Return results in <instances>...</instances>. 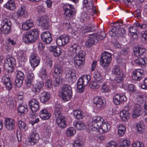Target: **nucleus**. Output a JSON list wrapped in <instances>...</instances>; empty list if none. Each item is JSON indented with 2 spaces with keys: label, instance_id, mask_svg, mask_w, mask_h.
<instances>
[{
  "label": "nucleus",
  "instance_id": "f257e3e1",
  "mask_svg": "<svg viewBox=\"0 0 147 147\" xmlns=\"http://www.w3.org/2000/svg\"><path fill=\"white\" fill-rule=\"evenodd\" d=\"M54 111L53 114V117L56 118V123L60 128L63 129L66 127L65 118L63 115L62 112V107L59 104L56 103L54 107Z\"/></svg>",
  "mask_w": 147,
  "mask_h": 147
},
{
  "label": "nucleus",
  "instance_id": "f03ea898",
  "mask_svg": "<svg viewBox=\"0 0 147 147\" xmlns=\"http://www.w3.org/2000/svg\"><path fill=\"white\" fill-rule=\"evenodd\" d=\"M39 36L38 31L37 29H34L26 32L23 37V39L26 43H32L35 42Z\"/></svg>",
  "mask_w": 147,
  "mask_h": 147
},
{
  "label": "nucleus",
  "instance_id": "7ed1b4c3",
  "mask_svg": "<svg viewBox=\"0 0 147 147\" xmlns=\"http://www.w3.org/2000/svg\"><path fill=\"white\" fill-rule=\"evenodd\" d=\"M60 92L61 94L62 98L65 101L69 100L72 96V88L69 85H63Z\"/></svg>",
  "mask_w": 147,
  "mask_h": 147
},
{
  "label": "nucleus",
  "instance_id": "20e7f679",
  "mask_svg": "<svg viewBox=\"0 0 147 147\" xmlns=\"http://www.w3.org/2000/svg\"><path fill=\"white\" fill-rule=\"evenodd\" d=\"M16 64V60L11 56H6V60L4 65L5 69L8 74H11L13 71V65Z\"/></svg>",
  "mask_w": 147,
  "mask_h": 147
},
{
  "label": "nucleus",
  "instance_id": "39448f33",
  "mask_svg": "<svg viewBox=\"0 0 147 147\" xmlns=\"http://www.w3.org/2000/svg\"><path fill=\"white\" fill-rule=\"evenodd\" d=\"M0 27V34L3 33L5 34H7L11 32V23L10 20L4 18L1 21Z\"/></svg>",
  "mask_w": 147,
  "mask_h": 147
},
{
  "label": "nucleus",
  "instance_id": "423d86ee",
  "mask_svg": "<svg viewBox=\"0 0 147 147\" xmlns=\"http://www.w3.org/2000/svg\"><path fill=\"white\" fill-rule=\"evenodd\" d=\"M112 59L111 55L110 53L105 51L101 54L100 62L102 66L104 67H108Z\"/></svg>",
  "mask_w": 147,
  "mask_h": 147
},
{
  "label": "nucleus",
  "instance_id": "0eeeda50",
  "mask_svg": "<svg viewBox=\"0 0 147 147\" xmlns=\"http://www.w3.org/2000/svg\"><path fill=\"white\" fill-rule=\"evenodd\" d=\"M70 51H72L73 53H76L75 57H79V59L85 60V53L83 51L80 50V47L75 44L71 46L70 48Z\"/></svg>",
  "mask_w": 147,
  "mask_h": 147
},
{
  "label": "nucleus",
  "instance_id": "6e6552de",
  "mask_svg": "<svg viewBox=\"0 0 147 147\" xmlns=\"http://www.w3.org/2000/svg\"><path fill=\"white\" fill-rule=\"evenodd\" d=\"M65 16L70 18H72L75 13V10L71 5L65 4L63 6Z\"/></svg>",
  "mask_w": 147,
  "mask_h": 147
},
{
  "label": "nucleus",
  "instance_id": "1a4fd4ad",
  "mask_svg": "<svg viewBox=\"0 0 147 147\" xmlns=\"http://www.w3.org/2000/svg\"><path fill=\"white\" fill-rule=\"evenodd\" d=\"M39 25L42 29H48L50 27L49 18L46 16H42L38 18L37 20Z\"/></svg>",
  "mask_w": 147,
  "mask_h": 147
},
{
  "label": "nucleus",
  "instance_id": "9d476101",
  "mask_svg": "<svg viewBox=\"0 0 147 147\" xmlns=\"http://www.w3.org/2000/svg\"><path fill=\"white\" fill-rule=\"evenodd\" d=\"M98 42L97 35L96 34H90L89 38L85 42V45L88 47H91Z\"/></svg>",
  "mask_w": 147,
  "mask_h": 147
},
{
  "label": "nucleus",
  "instance_id": "9b49d317",
  "mask_svg": "<svg viewBox=\"0 0 147 147\" xmlns=\"http://www.w3.org/2000/svg\"><path fill=\"white\" fill-rule=\"evenodd\" d=\"M93 102L95 105L96 109L99 111L103 109L105 106V103L99 97H95L93 100Z\"/></svg>",
  "mask_w": 147,
  "mask_h": 147
},
{
  "label": "nucleus",
  "instance_id": "f8f14e48",
  "mask_svg": "<svg viewBox=\"0 0 147 147\" xmlns=\"http://www.w3.org/2000/svg\"><path fill=\"white\" fill-rule=\"evenodd\" d=\"M69 37L67 36L62 35L57 38L56 42L57 45L64 46L69 42Z\"/></svg>",
  "mask_w": 147,
  "mask_h": 147
},
{
  "label": "nucleus",
  "instance_id": "ddd939ff",
  "mask_svg": "<svg viewBox=\"0 0 147 147\" xmlns=\"http://www.w3.org/2000/svg\"><path fill=\"white\" fill-rule=\"evenodd\" d=\"M65 77L68 79V81L70 83L75 82L77 79L76 71L73 69L69 70L66 74Z\"/></svg>",
  "mask_w": 147,
  "mask_h": 147
},
{
  "label": "nucleus",
  "instance_id": "4468645a",
  "mask_svg": "<svg viewBox=\"0 0 147 147\" xmlns=\"http://www.w3.org/2000/svg\"><path fill=\"white\" fill-rule=\"evenodd\" d=\"M28 105L33 112L37 111L39 109V102L35 99L30 100L28 102Z\"/></svg>",
  "mask_w": 147,
  "mask_h": 147
},
{
  "label": "nucleus",
  "instance_id": "2eb2a0df",
  "mask_svg": "<svg viewBox=\"0 0 147 147\" xmlns=\"http://www.w3.org/2000/svg\"><path fill=\"white\" fill-rule=\"evenodd\" d=\"M39 139V135L35 131L31 133L29 137V142L33 145L37 143Z\"/></svg>",
  "mask_w": 147,
  "mask_h": 147
},
{
  "label": "nucleus",
  "instance_id": "dca6fc26",
  "mask_svg": "<svg viewBox=\"0 0 147 147\" xmlns=\"http://www.w3.org/2000/svg\"><path fill=\"white\" fill-rule=\"evenodd\" d=\"M4 125L6 128L9 130H13L15 127V121L11 119H5L4 121Z\"/></svg>",
  "mask_w": 147,
  "mask_h": 147
},
{
  "label": "nucleus",
  "instance_id": "f3484780",
  "mask_svg": "<svg viewBox=\"0 0 147 147\" xmlns=\"http://www.w3.org/2000/svg\"><path fill=\"white\" fill-rule=\"evenodd\" d=\"M42 41L46 44H49L52 40L51 36L49 32L47 31L43 32L41 34Z\"/></svg>",
  "mask_w": 147,
  "mask_h": 147
},
{
  "label": "nucleus",
  "instance_id": "a211bd4d",
  "mask_svg": "<svg viewBox=\"0 0 147 147\" xmlns=\"http://www.w3.org/2000/svg\"><path fill=\"white\" fill-rule=\"evenodd\" d=\"M143 74V71L142 69H137L133 71L132 78L135 80L140 81L142 78Z\"/></svg>",
  "mask_w": 147,
  "mask_h": 147
},
{
  "label": "nucleus",
  "instance_id": "6ab92c4d",
  "mask_svg": "<svg viewBox=\"0 0 147 147\" xmlns=\"http://www.w3.org/2000/svg\"><path fill=\"white\" fill-rule=\"evenodd\" d=\"M44 83L42 82H37L32 89V91L35 94H38L42 90L44 86Z\"/></svg>",
  "mask_w": 147,
  "mask_h": 147
},
{
  "label": "nucleus",
  "instance_id": "aec40b11",
  "mask_svg": "<svg viewBox=\"0 0 147 147\" xmlns=\"http://www.w3.org/2000/svg\"><path fill=\"white\" fill-rule=\"evenodd\" d=\"M34 78V75L32 71L28 72L26 80V83L28 87H30L32 84Z\"/></svg>",
  "mask_w": 147,
  "mask_h": 147
},
{
  "label": "nucleus",
  "instance_id": "412c9836",
  "mask_svg": "<svg viewBox=\"0 0 147 147\" xmlns=\"http://www.w3.org/2000/svg\"><path fill=\"white\" fill-rule=\"evenodd\" d=\"M3 82L8 90H11L12 88L13 84L8 76L5 75L2 78Z\"/></svg>",
  "mask_w": 147,
  "mask_h": 147
},
{
  "label": "nucleus",
  "instance_id": "4be33fe9",
  "mask_svg": "<svg viewBox=\"0 0 147 147\" xmlns=\"http://www.w3.org/2000/svg\"><path fill=\"white\" fill-rule=\"evenodd\" d=\"M49 51L53 52V55L55 57L59 56L61 53V49L57 46H51L49 47Z\"/></svg>",
  "mask_w": 147,
  "mask_h": 147
},
{
  "label": "nucleus",
  "instance_id": "5701e85b",
  "mask_svg": "<svg viewBox=\"0 0 147 147\" xmlns=\"http://www.w3.org/2000/svg\"><path fill=\"white\" fill-rule=\"evenodd\" d=\"M91 78L89 75H85L82 76L78 80L79 84H82L84 86L87 85L90 80Z\"/></svg>",
  "mask_w": 147,
  "mask_h": 147
},
{
  "label": "nucleus",
  "instance_id": "b1692460",
  "mask_svg": "<svg viewBox=\"0 0 147 147\" xmlns=\"http://www.w3.org/2000/svg\"><path fill=\"white\" fill-rule=\"evenodd\" d=\"M33 26V21L31 19H29L22 24V28L24 30H27L32 28Z\"/></svg>",
  "mask_w": 147,
  "mask_h": 147
},
{
  "label": "nucleus",
  "instance_id": "393cba45",
  "mask_svg": "<svg viewBox=\"0 0 147 147\" xmlns=\"http://www.w3.org/2000/svg\"><path fill=\"white\" fill-rule=\"evenodd\" d=\"M133 50L134 55L137 57L143 55L146 51L145 48L140 47H135Z\"/></svg>",
  "mask_w": 147,
  "mask_h": 147
},
{
  "label": "nucleus",
  "instance_id": "a878e982",
  "mask_svg": "<svg viewBox=\"0 0 147 147\" xmlns=\"http://www.w3.org/2000/svg\"><path fill=\"white\" fill-rule=\"evenodd\" d=\"M134 62L137 65L140 66L142 67H144L146 65L147 60L146 58L138 57L135 60Z\"/></svg>",
  "mask_w": 147,
  "mask_h": 147
},
{
  "label": "nucleus",
  "instance_id": "bb28decb",
  "mask_svg": "<svg viewBox=\"0 0 147 147\" xmlns=\"http://www.w3.org/2000/svg\"><path fill=\"white\" fill-rule=\"evenodd\" d=\"M51 96L48 93L44 92L41 93L40 99V101L42 103H45L47 102Z\"/></svg>",
  "mask_w": 147,
  "mask_h": 147
},
{
  "label": "nucleus",
  "instance_id": "cd10ccee",
  "mask_svg": "<svg viewBox=\"0 0 147 147\" xmlns=\"http://www.w3.org/2000/svg\"><path fill=\"white\" fill-rule=\"evenodd\" d=\"M40 116L43 120L49 119L51 117V114L49 113L45 109H42L40 112Z\"/></svg>",
  "mask_w": 147,
  "mask_h": 147
},
{
  "label": "nucleus",
  "instance_id": "c85d7f7f",
  "mask_svg": "<svg viewBox=\"0 0 147 147\" xmlns=\"http://www.w3.org/2000/svg\"><path fill=\"white\" fill-rule=\"evenodd\" d=\"M74 65L77 68L82 67L84 66L85 61L79 59V57H75L74 59Z\"/></svg>",
  "mask_w": 147,
  "mask_h": 147
},
{
  "label": "nucleus",
  "instance_id": "c756f323",
  "mask_svg": "<svg viewBox=\"0 0 147 147\" xmlns=\"http://www.w3.org/2000/svg\"><path fill=\"white\" fill-rule=\"evenodd\" d=\"M120 116L123 121H126L129 118L130 115L128 111L124 110L120 112Z\"/></svg>",
  "mask_w": 147,
  "mask_h": 147
},
{
  "label": "nucleus",
  "instance_id": "7c9ffc66",
  "mask_svg": "<svg viewBox=\"0 0 147 147\" xmlns=\"http://www.w3.org/2000/svg\"><path fill=\"white\" fill-rule=\"evenodd\" d=\"M100 127L99 132L100 133L107 132L110 128V125L106 123H102Z\"/></svg>",
  "mask_w": 147,
  "mask_h": 147
},
{
  "label": "nucleus",
  "instance_id": "2f4dec72",
  "mask_svg": "<svg viewBox=\"0 0 147 147\" xmlns=\"http://www.w3.org/2000/svg\"><path fill=\"white\" fill-rule=\"evenodd\" d=\"M4 7L9 10H13L15 9V5L14 0H9L4 5Z\"/></svg>",
  "mask_w": 147,
  "mask_h": 147
},
{
  "label": "nucleus",
  "instance_id": "473e14b6",
  "mask_svg": "<svg viewBox=\"0 0 147 147\" xmlns=\"http://www.w3.org/2000/svg\"><path fill=\"white\" fill-rule=\"evenodd\" d=\"M17 15L18 17H21L22 16L24 17L27 16L28 14L25 10V7L21 6L20 7L17 12Z\"/></svg>",
  "mask_w": 147,
  "mask_h": 147
},
{
  "label": "nucleus",
  "instance_id": "72a5a7b5",
  "mask_svg": "<svg viewBox=\"0 0 147 147\" xmlns=\"http://www.w3.org/2000/svg\"><path fill=\"white\" fill-rule=\"evenodd\" d=\"M136 127L137 130V132L139 134L142 133L143 130L145 129V126L142 121H139L136 124Z\"/></svg>",
  "mask_w": 147,
  "mask_h": 147
},
{
  "label": "nucleus",
  "instance_id": "f704fd0d",
  "mask_svg": "<svg viewBox=\"0 0 147 147\" xmlns=\"http://www.w3.org/2000/svg\"><path fill=\"white\" fill-rule=\"evenodd\" d=\"M74 125L75 127L78 130H83L86 127L84 123L82 121H79L75 122L74 123Z\"/></svg>",
  "mask_w": 147,
  "mask_h": 147
},
{
  "label": "nucleus",
  "instance_id": "c9c22d12",
  "mask_svg": "<svg viewBox=\"0 0 147 147\" xmlns=\"http://www.w3.org/2000/svg\"><path fill=\"white\" fill-rule=\"evenodd\" d=\"M63 71V67L59 65H56L54 68V73L57 75H58Z\"/></svg>",
  "mask_w": 147,
  "mask_h": 147
},
{
  "label": "nucleus",
  "instance_id": "e433bc0d",
  "mask_svg": "<svg viewBox=\"0 0 147 147\" xmlns=\"http://www.w3.org/2000/svg\"><path fill=\"white\" fill-rule=\"evenodd\" d=\"M103 120V119L102 117L100 116H96L93 117L92 122L98 124L99 125H101Z\"/></svg>",
  "mask_w": 147,
  "mask_h": 147
},
{
  "label": "nucleus",
  "instance_id": "4c0bfd02",
  "mask_svg": "<svg viewBox=\"0 0 147 147\" xmlns=\"http://www.w3.org/2000/svg\"><path fill=\"white\" fill-rule=\"evenodd\" d=\"M83 142L82 138L78 136L75 141V143L73 144V147H82L83 145Z\"/></svg>",
  "mask_w": 147,
  "mask_h": 147
},
{
  "label": "nucleus",
  "instance_id": "58836bf2",
  "mask_svg": "<svg viewBox=\"0 0 147 147\" xmlns=\"http://www.w3.org/2000/svg\"><path fill=\"white\" fill-rule=\"evenodd\" d=\"M138 30V28L136 26H131L128 28V31L130 34L133 37L134 35L136 36H137V32Z\"/></svg>",
  "mask_w": 147,
  "mask_h": 147
},
{
  "label": "nucleus",
  "instance_id": "ea45409f",
  "mask_svg": "<svg viewBox=\"0 0 147 147\" xmlns=\"http://www.w3.org/2000/svg\"><path fill=\"white\" fill-rule=\"evenodd\" d=\"M92 2V0H84L83 6L87 9H90L93 5Z\"/></svg>",
  "mask_w": 147,
  "mask_h": 147
},
{
  "label": "nucleus",
  "instance_id": "a19ab883",
  "mask_svg": "<svg viewBox=\"0 0 147 147\" xmlns=\"http://www.w3.org/2000/svg\"><path fill=\"white\" fill-rule=\"evenodd\" d=\"M82 113L80 110H75L74 112V115L76 118L78 119H82L84 117Z\"/></svg>",
  "mask_w": 147,
  "mask_h": 147
},
{
  "label": "nucleus",
  "instance_id": "79ce46f5",
  "mask_svg": "<svg viewBox=\"0 0 147 147\" xmlns=\"http://www.w3.org/2000/svg\"><path fill=\"white\" fill-rule=\"evenodd\" d=\"M18 126L20 129L24 132L27 129L25 123L21 120L18 121Z\"/></svg>",
  "mask_w": 147,
  "mask_h": 147
},
{
  "label": "nucleus",
  "instance_id": "37998d69",
  "mask_svg": "<svg viewBox=\"0 0 147 147\" xmlns=\"http://www.w3.org/2000/svg\"><path fill=\"white\" fill-rule=\"evenodd\" d=\"M124 78V74L121 73L120 75L116 76L114 78V82L116 83L120 84L123 82Z\"/></svg>",
  "mask_w": 147,
  "mask_h": 147
},
{
  "label": "nucleus",
  "instance_id": "c03bdc74",
  "mask_svg": "<svg viewBox=\"0 0 147 147\" xmlns=\"http://www.w3.org/2000/svg\"><path fill=\"white\" fill-rule=\"evenodd\" d=\"M100 126L97 123H95L92 122V125L89 128V130L91 131H93L99 132Z\"/></svg>",
  "mask_w": 147,
  "mask_h": 147
},
{
  "label": "nucleus",
  "instance_id": "a18cd8bd",
  "mask_svg": "<svg viewBox=\"0 0 147 147\" xmlns=\"http://www.w3.org/2000/svg\"><path fill=\"white\" fill-rule=\"evenodd\" d=\"M18 111L20 113L21 116H24L25 115V112L27 111V109L24 106L20 105L17 109Z\"/></svg>",
  "mask_w": 147,
  "mask_h": 147
},
{
  "label": "nucleus",
  "instance_id": "49530a36",
  "mask_svg": "<svg viewBox=\"0 0 147 147\" xmlns=\"http://www.w3.org/2000/svg\"><path fill=\"white\" fill-rule=\"evenodd\" d=\"M112 73L116 76L119 75L121 73L123 74L122 71L120 69L118 66H115L112 69Z\"/></svg>",
  "mask_w": 147,
  "mask_h": 147
},
{
  "label": "nucleus",
  "instance_id": "de8ad7c7",
  "mask_svg": "<svg viewBox=\"0 0 147 147\" xmlns=\"http://www.w3.org/2000/svg\"><path fill=\"white\" fill-rule=\"evenodd\" d=\"M141 109L139 108L135 107L132 114L133 118H136L139 116L140 115Z\"/></svg>",
  "mask_w": 147,
  "mask_h": 147
},
{
  "label": "nucleus",
  "instance_id": "09e8293b",
  "mask_svg": "<svg viewBox=\"0 0 147 147\" xmlns=\"http://www.w3.org/2000/svg\"><path fill=\"white\" fill-rule=\"evenodd\" d=\"M102 83L97 82L96 81L94 82H91L90 84V87L92 88H97L102 85Z\"/></svg>",
  "mask_w": 147,
  "mask_h": 147
},
{
  "label": "nucleus",
  "instance_id": "8fccbe9b",
  "mask_svg": "<svg viewBox=\"0 0 147 147\" xmlns=\"http://www.w3.org/2000/svg\"><path fill=\"white\" fill-rule=\"evenodd\" d=\"M76 131L73 127L69 128L66 131V135L68 137L72 136L75 134Z\"/></svg>",
  "mask_w": 147,
  "mask_h": 147
},
{
  "label": "nucleus",
  "instance_id": "3c124183",
  "mask_svg": "<svg viewBox=\"0 0 147 147\" xmlns=\"http://www.w3.org/2000/svg\"><path fill=\"white\" fill-rule=\"evenodd\" d=\"M53 85L55 86H58L61 83L62 80L60 77H54L53 79Z\"/></svg>",
  "mask_w": 147,
  "mask_h": 147
},
{
  "label": "nucleus",
  "instance_id": "603ef678",
  "mask_svg": "<svg viewBox=\"0 0 147 147\" xmlns=\"http://www.w3.org/2000/svg\"><path fill=\"white\" fill-rule=\"evenodd\" d=\"M142 40L146 44H147V29L141 33Z\"/></svg>",
  "mask_w": 147,
  "mask_h": 147
},
{
  "label": "nucleus",
  "instance_id": "864d4df0",
  "mask_svg": "<svg viewBox=\"0 0 147 147\" xmlns=\"http://www.w3.org/2000/svg\"><path fill=\"white\" fill-rule=\"evenodd\" d=\"M119 97V94H116L113 97V102L116 105H119L121 104Z\"/></svg>",
  "mask_w": 147,
  "mask_h": 147
},
{
  "label": "nucleus",
  "instance_id": "5fc2aeb1",
  "mask_svg": "<svg viewBox=\"0 0 147 147\" xmlns=\"http://www.w3.org/2000/svg\"><path fill=\"white\" fill-rule=\"evenodd\" d=\"M134 25L136 27L140 28L142 29H144L147 27V25L146 24H142L139 22L136 21L134 23Z\"/></svg>",
  "mask_w": 147,
  "mask_h": 147
},
{
  "label": "nucleus",
  "instance_id": "6e6d98bb",
  "mask_svg": "<svg viewBox=\"0 0 147 147\" xmlns=\"http://www.w3.org/2000/svg\"><path fill=\"white\" fill-rule=\"evenodd\" d=\"M38 59H39L37 55L35 52H33L31 54L29 59L30 61H31L32 63H33L34 60H37Z\"/></svg>",
  "mask_w": 147,
  "mask_h": 147
},
{
  "label": "nucleus",
  "instance_id": "4d7b16f0",
  "mask_svg": "<svg viewBox=\"0 0 147 147\" xmlns=\"http://www.w3.org/2000/svg\"><path fill=\"white\" fill-rule=\"evenodd\" d=\"M23 80L16 78L15 81L14 85L17 87H20L22 84Z\"/></svg>",
  "mask_w": 147,
  "mask_h": 147
},
{
  "label": "nucleus",
  "instance_id": "13d9d810",
  "mask_svg": "<svg viewBox=\"0 0 147 147\" xmlns=\"http://www.w3.org/2000/svg\"><path fill=\"white\" fill-rule=\"evenodd\" d=\"M94 77L97 82L102 83V78L100 73L98 72H96L94 76Z\"/></svg>",
  "mask_w": 147,
  "mask_h": 147
},
{
  "label": "nucleus",
  "instance_id": "bf43d9fd",
  "mask_svg": "<svg viewBox=\"0 0 147 147\" xmlns=\"http://www.w3.org/2000/svg\"><path fill=\"white\" fill-rule=\"evenodd\" d=\"M79 83V82L78 81L77 83V91L78 92L82 93L83 92L84 90V87L85 86L82 84H80V85Z\"/></svg>",
  "mask_w": 147,
  "mask_h": 147
},
{
  "label": "nucleus",
  "instance_id": "052dcab7",
  "mask_svg": "<svg viewBox=\"0 0 147 147\" xmlns=\"http://www.w3.org/2000/svg\"><path fill=\"white\" fill-rule=\"evenodd\" d=\"M130 142L128 140H123L120 142V146L122 147H128L129 144Z\"/></svg>",
  "mask_w": 147,
  "mask_h": 147
},
{
  "label": "nucleus",
  "instance_id": "680f3d73",
  "mask_svg": "<svg viewBox=\"0 0 147 147\" xmlns=\"http://www.w3.org/2000/svg\"><path fill=\"white\" fill-rule=\"evenodd\" d=\"M97 35V38L98 41L102 40L105 37L106 34L103 31H101L100 33L96 34Z\"/></svg>",
  "mask_w": 147,
  "mask_h": 147
},
{
  "label": "nucleus",
  "instance_id": "e2e57ef3",
  "mask_svg": "<svg viewBox=\"0 0 147 147\" xmlns=\"http://www.w3.org/2000/svg\"><path fill=\"white\" fill-rule=\"evenodd\" d=\"M16 78L24 80L25 78V76L23 72L19 71L16 74Z\"/></svg>",
  "mask_w": 147,
  "mask_h": 147
},
{
  "label": "nucleus",
  "instance_id": "0e129e2a",
  "mask_svg": "<svg viewBox=\"0 0 147 147\" xmlns=\"http://www.w3.org/2000/svg\"><path fill=\"white\" fill-rule=\"evenodd\" d=\"M123 22H117L113 23L114 27L113 28H115V30H119L121 28V26L122 25Z\"/></svg>",
  "mask_w": 147,
  "mask_h": 147
},
{
  "label": "nucleus",
  "instance_id": "69168bd1",
  "mask_svg": "<svg viewBox=\"0 0 147 147\" xmlns=\"http://www.w3.org/2000/svg\"><path fill=\"white\" fill-rule=\"evenodd\" d=\"M130 51V49L128 47L126 46L124 47L122 50L121 53L124 55H127Z\"/></svg>",
  "mask_w": 147,
  "mask_h": 147
},
{
  "label": "nucleus",
  "instance_id": "338daca9",
  "mask_svg": "<svg viewBox=\"0 0 147 147\" xmlns=\"http://www.w3.org/2000/svg\"><path fill=\"white\" fill-rule=\"evenodd\" d=\"M33 63H32L31 61H30V64L33 67H35L38 66L40 63V59H38L36 60H34Z\"/></svg>",
  "mask_w": 147,
  "mask_h": 147
},
{
  "label": "nucleus",
  "instance_id": "774afa93",
  "mask_svg": "<svg viewBox=\"0 0 147 147\" xmlns=\"http://www.w3.org/2000/svg\"><path fill=\"white\" fill-rule=\"evenodd\" d=\"M127 89L132 93L135 92L136 91V89L135 86L132 84L128 85Z\"/></svg>",
  "mask_w": 147,
  "mask_h": 147
}]
</instances>
